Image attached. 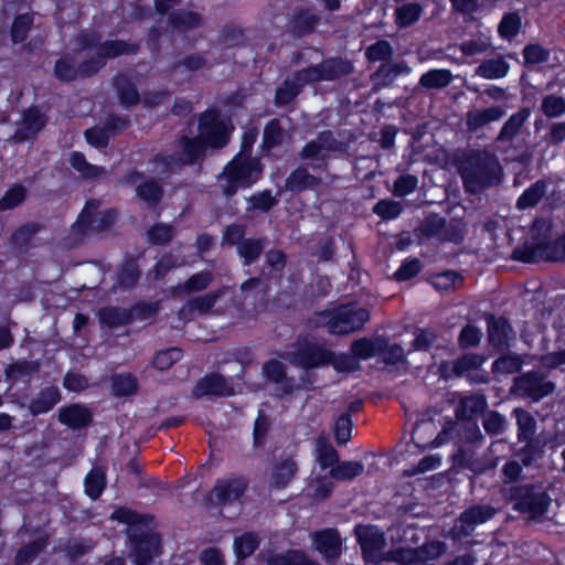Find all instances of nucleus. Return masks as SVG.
<instances>
[{
    "label": "nucleus",
    "instance_id": "f257e3e1",
    "mask_svg": "<svg viewBox=\"0 0 565 565\" xmlns=\"http://www.w3.org/2000/svg\"><path fill=\"white\" fill-rule=\"evenodd\" d=\"M352 62L341 57H327L318 64H310L295 71L275 90L274 104L284 107L291 104L309 84L333 82L353 72Z\"/></svg>",
    "mask_w": 565,
    "mask_h": 565
},
{
    "label": "nucleus",
    "instance_id": "f03ea898",
    "mask_svg": "<svg viewBox=\"0 0 565 565\" xmlns=\"http://www.w3.org/2000/svg\"><path fill=\"white\" fill-rule=\"evenodd\" d=\"M467 192L479 193L502 182L503 169L498 157L487 150H472L458 164Z\"/></svg>",
    "mask_w": 565,
    "mask_h": 565
},
{
    "label": "nucleus",
    "instance_id": "7ed1b4c3",
    "mask_svg": "<svg viewBox=\"0 0 565 565\" xmlns=\"http://www.w3.org/2000/svg\"><path fill=\"white\" fill-rule=\"evenodd\" d=\"M264 169L260 159H246L235 154L217 175L222 194L231 200L239 190L250 189L262 180Z\"/></svg>",
    "mask_w": 565,
    "mask_h": 565
},
{
    "label": "nucleus",
    "instance_id": "20e7f679",
    "mask_svg": "<svg viewBox=\"0 0 565 565\" xmlns=\"http://www.w3.org/2000/svg\"><path fill=\"white\" fill-rule=\"evenodd\" d=\"M331 335H348L360 331L370 320V311L355 302L340 303L318 313Z\"/></svg>",
    "mask_w": 565,
    "mask_h": 565
},
{
    "label": "nucleus",
    "instance_id": "39448f33",
    "mask_svg": "<svg viewBox=\"0 0 565 565\" xmlns=\"http://www.w3.org/2000/svg\"><path fill=\"white\" fill-rule=\"evenodd\" d=\"M507 497L513 503L514 511L529 514L532 519L543 516L552 501L546 491L540 490L533 483L512 486L508 489Z\"/></svg>",
    "mask_w": 565,
    "mask_h": 565
},
{
    "label": "nucleus",
    "instance_id": "423d86ee",
    "mask_svg": "<svg viewBox=\"0 0 565 565\" xmlns=\"http://www.w3.org/2000/svg\"><path fill=\"white\" fill-rule=\"evenodd\" d=\"M249 487V479L244 475H232L215 480L213 488L204 495L206 508L223 509L239 502Z\"/></svg>",
    "mask_w": 565,
    "mask_h": 565
},
{
    "label": "nucleus",
    "instance_id": "0eeeda50",
    "mask_svg": "<svg viewBox=\"0 0 565 565\" xmlns=\"http://www.w3.org/2000/svg\"><path fill=\"white\" fill-rule=\"evenodd\" d=\"M200 136L211 149H222L230 142L233 125L216 107L203 111L198 125Z\"/></svg>",
    "mask_w": 565,
    "mask_h": 565
},
{
    "label": "nucleus",
    "instance_id": "6e6552de",
    "mask_svg": "<svg viewBox=\"0 0 565 565\" xmlns=\"http://www.w3.org/2000/svg\"><path fill=\"white\" fill-rule=\"evenodd\" d=\"M127 536L134 564L154 565V558L162 548L160 535L141 529H129Z\"/></svg>",
    "mask_w": 565,
    "mask_h": 565
},
{
    "label": "nucleus",
    "instance_id": "1a4fd4ad",
    "mask_svg": "<svg viewBox=\"0 0 565 565\" xmlns=\"http://www.w3.org/2000/svg\"><path fill=\"white\" fill-rule=\"evenodd\" d=\"M354 534L366 563L377 565L386 559L382 553L386 544L385 536L375 525L359 524L354 527Z\"/></svg>",
    "mask_w": 565,
    "mask_h": 565
},
{
    "label": "nucleus",
    "instance_id": "9d476101",
    "mask_svg": "<svg viewBox=\"0 0 565 565\" xmlns=\"http://www.w3.org/2000/svg\"><path fill=\"white\" fill-rule=\"evenodd\" d=\"M139 51L140 44L138 42H128L120 39L105 40L100 44V52H95L94 55L87 57V62L84 64L87 67L94 66L97 74L106 66L108 60H115L122 55H136Z\"/></svg>",
    "mask_w": 565,
    "mask_h": 565
},
{
    "label": "nucleus",
    "instance_id": "9b49d317",
    "mask_svg": "<svg viewBox=\"0 0 565 565\" xmlns=\"http://www.w3.org/2000/svg\"><path fill=\"white\" fill-rule=\"evenodd\" d=\"M513 387L533 402H539L555 391V384L545 380V376L537 371H529L516 376Z\"/></svg>",
    "mask_w": 565,
    "mask_h": 565
},
{
    "label": "nucleus",
    "instance_id": "f8f14e48",
    "mask_svg": "<svg viewBox=\"0 0 565 565\" xmlns=\"http://www.w3.org/2000/svg\"><path fill=\"white\" fill-rule=\"evenodd\" d=\"M333 351L322 344L312 341H305L294 352V363L305 370H313L322 366H328Z\"/></svg>",
    "mask_w": 565,
    "mask_h": 565
},
{
    "label": "nucleus",
    "instance_id": "ddd939ff",
    "mask_svg": "<svg viewBox=\"0 0 565 565\" xmlns=\"http://www.w3.org/2000/svg\"><path fill=\"white\" fill-rule=\"evenodd\" d=\"M87 62V58H84L82 62L76 64L75 57L70 53L62 54L55 62L53 66V76L60 82L64 84L73 83L81 79L90 78L96 75L95 68L85 66L84 63Z\"/></svg>",
    "mask_w": 565,
    "mask_h": 565
},
{
    "label": "nucleus",
    "instance_id": "4468645a",
    "mask_svg": "<svg viewBox=\"0 0 565 565\" xmlns=\"http://www.w3.org/2000/svg\"><path fill=\"white\" fill-rule=\"evenodd\" d=\"M486 322L489 345L497 351L509 350L515 339V332L509 319L490 313L487 316Z\"/></svg>",
    "mask_w": 565,
    "mask_h": 565
},
{
    "label": "nucleus",
    "instance_id": "2eb2a0df",
    "mask_svg": "<svg viewBox=\"0 0 565 565\" xmlns=\"http://www.w3.org/2000/svg\"><path fill=\"white\" fill-rule=\"evenodd\" d=\"M196 398L205 396L230 397L235 394L233 382L222 373L211 372L202 376L192 390Z\"/></svg>",
    "mask_w": 565,
    "mask_h": 565
},
{
    "label": "nucleus",
    "instance_id": "dca6fc26",
    "mask_svg": "<svg viewBox=\"0 0 565 565\" xmlns=\"http://www.w3.org/2000/svg\"><path fill=\"white\" fill-rule=\"evenodd\" d=\"M310 537L312 547L324 558L326 562H334L341 556L342 539L338 529H320L315 531Z\"/></svg>",
    "mask_w": 565,
    "mask_h": 565
},
{
    "label": "nucleus",
    "instance_id": "f3484780",
    "mask_svg": "<svg viewBox=\"0 0 565 565\" xmlns=\"http://www.w3.org/2000/svg\"><path fill=\"white\" fill-rule=\"evenodd\" d=\"M49 116L39 106L32 105L22 111V118L15 130L18 141H29L38 137V135L47 126Z\"/></svg>",
    "mask_w": 565,
    "mask_h": 565
},
{
    "label": "nucleus",
    "instance_id": "a211bd4d",
    "mask_svg": "<svg viewBox=\"0 0 565 565\" xmlns=\"http://www.w3.org/2000/svg\"><path fill=\"white\" fill-rule=\"evenodd\" d=\"M57 420L70 429H84L93 424L94 414L86 405L73 403L58 409Z\"/></svg>",
    "mask_w": 565,
    "mask_h": 565
},
{
    "label": "nucleus",
    "instance_id": "6ab92c4d",
    "mask_svg": "<svg viewBox=\"0 0 565 565\" xmlns=\"http://www.w3.org/2000/svg\"><path fill=\"white\" fill-rule=\"evenodd\" d=\"M486 362V358L481 353H463L451 362H441L439 366L440 376L445 380L456 376L461 377L469 371L478 370Z\"/></svg>",
    "mask_w": 565,
    "mask_h": 565
},
{
    "label": "nucleus",
    "instance_id": "aec40b11",
    "mask_svg": "<svg viewBox=\"0 0 565 565\" xmlns=\"http://www.w3.org/2000/svg\"><path fill=\"white\" fill-rule=\"evenodd\" d=\"M178 143L180 148L178 157L182 166H194L204 160L209 147L200 135L195 137L182 135Z\"/></svg>",
    "mask_w": 565,
    "mask_h": 565
},
{
    "label": "nucleus",
    "instance_id": "412c9836",
    "mask_svg": "<svg viewBox=\"0 0 565 565\" xmlns=\"http://www.w3.org/2000/svg\"><path fill=\"white\" fill-rule=\"evenodd\" d=\"M320 15L315 13L311 8L295 9L289 20V32L295 38H302L315 32L320 23Z\"/></svg>",
    "mask_w": 565,
    "mask_h": 565
},
{
    "label": "nucleus",
    "instance_id": "4be33fe9",
    "mask_svg": "<svg viewBox=\"0 0 565 565\" xmlns=\"http://www.w3.org/2000/svg\"><path fill=\"white\" fill-rule=\"evenodd\" d=\"M299 467L292 457H286L274 463L269 476L271 489L282 490L289 486L298 473Z\"/></svg>",
    "mask_w": 565,
    "mask_h": 565
},
{
    "label": "nucleus",
    "instance_id": "5701e85b",
    "mask_svg": "<svg viewBox=\"0 0 565 565\" xmlns=\"http://www.w3.org/2000/svg\"><path fill=\"white\" fill-rule=\"evenodd\" d=\"M62 399L61 391L55 385L45 386L40 390L29 405V413L33 416H40L52 411Z\"/></svg>",
    "mask_w": 565,
    "mask_h": 565
},
{
    "label": "nucleus",
    "instance_id": "b1692460",
    "mask_svg": "<svg viewBox=\"0 0 565 565\" xmlns=\"http://www.w3.org/2000/svg\"><path fill=\"white\" fill-rule=\"evenodd\" d=\"M141 278L138 257L126 254L116 271V285L125 290L134 289Z\"/></svg>",
    "mask_w": 565,
    "mask_h": 565
},
{
    "label": "nucleus",
    "instance_id": "393cba45",
    "mask_svg": "<svg viewBox=\"0 0 565 565\" xmlns=\"http://www.w3.org/2000/svg\"><path fill=\"white\" fill-rule=\"evenodd\" d=\"M488 407L486 396L482 394H471L461 397L455 408V416L459 422L476 420V417L483 413Z\"/></svg>",
    "mask_w": 565,
    "mask_h": 565
},
{
    "label": "nucleus",
    "instance_id": "a878e982",
    "mask_svg": "<svg viewBox=\"0 0 565 565\" xmlns=\"http://www.w3.org/2000/svg\"><path fill=\"white\" fill-rule=\"evenodd\" d=\"M385 343L386 338L384 337H362L352 341L350 352L360 363V361H366L379 355V353L383 351Z\"/></svg>",
    "mask_w": 565,
    "mask_h": 565
},
{
    "label": "nucleus",
    "instance_id": "bb28decb",
    "mask_svg": "<svg viewBox=\"0 0 565 565\" xmlns=\"http://www.w3.org/2000/svg\"><path fill=\"white\" fill-rule=\"evenodd\" d=\"M321 179L309 173L306 167L294 169L285 180V189L291 193H302L319 185Z\"/></svg>",
    "mask_w": 565,
    "mask_h": 565
},
{
    "label": "nucleus",
    "instance_id": "cd10ccee",
    "mask_svg": "<svg viewBox=\"0 0 565 565\" xmlns=\"http://www.w3.org/2000/svg\"><path fill=\"white\" fill-rule=\"evenodd\" d=\"M504 115L505 109L502 106L469 110L466 115V124L470 131H478L486 125L500 120Z\"/></svg>",
    "mask_w": 565,
    "mask_h": 565
},
{
    "label": "nucleus",
    "instance_id": "c85d7f7f",
    "mask_svg": "<svg viewBox=\"0 0 565 565\" xmlns=\"http://www.w3.org/2000/svg\"><path fill=\"white\" fill-rule=\"evenodd\" d=\"M118 100L125 108H130L140 103V94L136 84L126 75H116L113 79Z\"/></svg>",
    "mask_w": 565,
    "mask_h": 565
},
{
    "label": "nucleus",
    "instance_id": "c756f323",
    "mask_svg": "<svg viewBox=\"0 0 565 565\" xmlns=\"http://www.w3.org/2000/svg\"><path fill=\"white\" fill-rule=\"evenodd\" d=\"M220 297V291H211L189 299L186 305L179 310V318L182 320H189V316L193 312L202 315L210 312Z\"/></svg>",
    "mask_w": 565,
    "mask_h": 565
},
{
    "label": "nucleus",
    "instance_id": "7c9ffc66",
    "mask_svg": "<svg viewBox=\"0 0 565 565\" xmlns=\"http://www.w3.org/2000/svg\"><path fill=\"white\" fill-rule=\"evenodd\" d=\"M267 565H320L312 559L306 551L289 548L280 553H274L266 559Z\"/></svg>",
    "mask_w": 565,
    "mask_h": 565
},
{
    "label": "nucleus",
    "instance_id": "2f4dec72",
    "mask_svg": "<svg viewBox=\"0 0 565 565\" xmlns=\"http://www.w3.org/2000/svg\"><path fill=\"white\" fill-rule=\"evenodd\" d=\"M132 311L128 308L107 306L98 311L99 322L109 329H115L132 323Z\"/></svg>",
    "mask_w": 565,
    "mask_h": 565
},
{
    "label": "nucleus",
    "instance_id": "473e14b6",
    "mask_svg": "<svg viewBox=\"0 0 565 565\" xmlns=\"http://www.w3.org/2000/svg\"><path fill=\"white\" fill-rule=\"evenodd\" d=\"M99 206L100 202L98 200H87L75 223L72 225V232L74 234H78L82 237L86 236L90 232L92 226L96 221Z\"/></svg>",
    "mask_w": 565,
    "mask_h": 565
},
{
    "label": "nucleus",
    "instance_id": "72a5a7b5",
    "mask_svg": "<svg viewBox=\"0 0 565 565\" xmlns=\"http://www.w3.org/2000/svg\"><path fill=\"white\" fill-rule=\"evenodd\" d=\"M168 22L173 30L183 32L199 28L202 17L195 11L180 8L168 14Z\"/></svg>",
    "mask_w": 565,
    "mask_h": 565
},
{
    "label": "nucleus",
    "instance_id": "f704fd0d",
    "mask_svg": "<svg viewBox=\"0 0 565 565\" xmlns=\"http://www.w3.org/2000/svg\"><path fill=\"white\" fill-rule=\"evenodd\" d=\"M531 116V109L529 107H521L516 113L512 114L508 120L501 127L498 140L499 141H511L520 132L523 125Z\"/></svg>",
    "mask_w": 565,
    "mask_h": 565
},
{
    "label": "nucleus",
    "instance_id": "c9c22d12",
    "mask_svg": "<svg viewBox=\"0 0 565 565\" xmlns=\"http://www.w3.org/2000/svg\"><path fill=\"white\" fill-rule=\"evenodd\" d=\"M163 186L154 179H147L136 186V195L143 201L150 210L156 209L162 201Z\"/></svg>",
    "mask_w": 565,
    "mask_h": 565
},
{
    "label": "nucleus",
    "instance_id": "e433bc0d",
    "mask_svg": "<svg viewBox=\"0 0 565 565\" xmlns=\"http://www.w3.org/2000/svg\"><path fill=\"white\" fill-rule=\"evenodd\" d=\"M299 158L302 161L309 160L308 167L313 171H323L328 167L329 156L326 153L316 140L307 141L299 151Z\"/></svg>",
    "mask_w": 565,
    "mask_h": 565
},
{
    "label": "nucleus",
    "instance_id": "4c0bfd02",
    "mask_svg": "<svg viewBox=\"0 0 565 565\" xmlns=\"http://www.w3.org/2000/svg\"><path fill=\"white\" fill-rule=\"evenodd\" d=\"M510 65L503 56L483 60L476 68V75L484 79H500L507 76Z\"/></svg>",
    "mask_w": 565,
    "mask_h": 565
},
{
    "label": "nucleus",
    "instance_id": "58836bf2",
    "mask_svg": "<svg viewBox=\"0 0 565 565\" xmlns=\"http://www.w3.org/2000/svg\"><path fill=\"white\" fill-rule=\"evenodd\" d=\"M267 245L266 237H247L243 241L237 249L238 256L242 258L244 266H250L263 254Z\"/></svg>",
    "mask_w": 565,
    "mask_h": 565
},
{
    "label": "nucleus",
    "instance_id": "ea45409f",
    "mask_svg": "<svg viewBox=\"0 0 565 565\" xmlns=\"http://www.w3.org/2000/svg\"><path fill=\"white\" fill-rule=\"evenodd\" d=\"M409 72V67L405 62L398 63H383L379 66V68L372 74V79L376 83V85L387 87L393 84V82L402 74H407Z\"/></svg>",
    "mask_w": 565,
    "mask_h": 565
},
{
    "label": "nucleus",
    "instance_id": "a19ab883",
    "mask_svg": "<svg viewBox=\"0 0 565 565\" xmlns=\"http://www.w3.org/2000/svg\"><path fill=\"white\" fill-rule=\"evenodd\" d=\"M204 68H210L209 60L203 52H193L184 55L180 60L170 65L172 72L179 73H196Z\"/></svg>",
    "mask_w": 565,
    "mask_h": 565
},
{
    "label": "nucleus",
    "instance_id": "79ce46f5",
    "mask_svg": "<svg viewBox=\"0 0 565 565\" xmlns=\"http://www.w3.org/2000/svg\"><path fill=\"white\" fill-rule=\"evenodd\" d=\"M547 190L545 180L540 179L526 188L518 198L515 206L520 211H524L536 206L544 198Z\"/></svg>",
    "mask_w": 565,
    "mask_h": 565
},
{
    "label": "nucleus",
    "instance_id": "37998d69",
    "mask_svg": "<svg viewBox=\"0 0 565 565\" xmlns=\"http://www.w3.org/2000/svg\"><path fill=\"white\" fill-rule=\"evenodd\" d=\"M68 162L84 180H94L105 173L104 167L89 163L81 151H72Z\"/></svg>",
    "mask_w": 565,
    "mask_h": 565
},
{
    "label": "nucleus",
    "instance_id": "c03bdc74",
    "mask_svg": "<svg viewBox=\"0 0 565 565\" xmlns=\"http://www.w3.org/2000/svg\"><path fill=\"white\" fill-rule=\"evenodd\" d=\"M285 139V130L278 118L269 119L264 127L260 148L269 152L280 146Z\"/></svg>",
    "mask_w": 565,
    "mask_h": 565
},
{
    "label": "nucleus",
    "instance_id": "a18cd8bd",
    "mask_svg": "<svg viewBox=\"0 0 565 565\" xmlns=\"http://www.w3.org/2000/svg\"><path fill=\"white\" fill-rule=\"evenodd\" d=\"M213 276L210 271L203 270L191 275L184 282L179 284L172 288L174 296L183 292H196L205 290L212 282Z\"/></svg>",
    "mask_w": 565,
    "mask_h": 565
},
{
    "label": "nucleus",
    "instance_id": "49530a36",
    "mask_svg": "<svg viewBox=\"0 0 565 565\" xmlns=\"http://www.w3.org/2000/svg\"><path fill=\"white\" fill-rule=\"evenodd\" d=\"M41 231V225L36 222H28L20 225L10 237V244L19 250H26L34 236Z\"/></svg>",
    "mask_w": 565,
    "mask_h": 565
},
{
    "label": "nucleus",
    "instance_id": "de8ad7c7",
    "mask_svg": "<svg viewBox=\"0 0 565 565\" xmlns=\"http://www.w3.org/2000/svg\"><path fill=\"white\" fill-rule=\"evenodd\" d=\"M106 486V473L99 468L90 469L84 478V491L90 500L99 499Z\"/></svg>",
    "mask_w": 565,
    "mask_h": 565
},
{
    "label": "nucleus",
    "instance_id": "09e8293b",
    "mask_svg": "<svg viewBox=\"0 0 565 565\" xmlns=\"http://www.w3.org/2000/svg\"><path fill=\"white\" fill-rule=\"evenodd\" d=\"M34 23L33 14L30 12L19 13L13 18L10 28V38L13 44H22L28 39Z\"/></svg>",
    "mask_w": 565,
    "mask_h": 565
},
{
    "label": "nucleus",
    "instance_id": "8fccbe9b",
    "mask_svg": "<svg viewBox=\"0 0 565 565\" xmlns=\"http://www.w3.org/2000/svg\"><path fill=\"white\" fill-rule=\"evenodd\" d=\"M47 539L38 537L21 546L14 556L15 565H30L46 547Z\"/></svg>",
    "mask_w": 565,
    "mask_h": 565
},
{
    "label": "nucleus",
    "instance_id": "3c124183",
    "mask_svg": "<svg viewBox=\"0 0 565 565\" xmlns=\"http://www.w3.org/2000/svg\"><path fill=\"white\" fill-rule=\"evenodd\" d=\"M423 13V7L418 2H408L395 9V24L398 29H405L416 23Z\"/></svg>",
    "mask_w": 565,
    "mask_h": 565
},
{
    "label": "nucleus",
    "instance_id": "603ef678",
    "mask_svg": "<svg viewBox=\"0 0 565 565\" xmlns=\"http://www.w3.org/2000/svg\"><path fill=\"white\" fill-rule=\"evenodd\" d=\"M452 73L447 68H433L424 73L419 78V85L427 89H441L452 81Z\"/></svg>",
    "mask_w": 565,
    "mask_h": 565
},
{
    "label": "nucleus",
    "instance_id": "864d4df0",
    "mask_svg": "<svg viewBox=\"0 0 565 565\" xmlns=\"http://www.w3.org/2000/svg\"><path fill=\"white\" fill-rule=\"evenodd\" d=\"M518 426V440L523 441L534 437L536 433L537 423L535 417L522 407H516L513 411Z\"/></svg>",
    "mask_w": 565,
    "mask_h": 565
},
{
    "label": "nucleus",
    "instance_id": "5fc2aeb1",
    "mask_svg": "<svg viewBox=\"0 0 565 565\" xmlns=\"http://www.w3.org/2000/svg\"><path fill=\"white\" fill-rule=\"evenodd\" d=\"M364 471V466L361 461L344 460L338 462L329 471V476L337 481H351L361 476Z\"/></svg>",
    "mask_w": 565,
    "mask_h": 565
},
{
    "label": "nucleus",
    "instance_id": "6e6d98bb",
    "mask_svg": "<svg viewBox=\"0 0 565 565\" xmlns=\"http://www.w3.org/2000/svg\"><path fill=\"white\" fill-rule=\"evenodd\" d=\"M234 553L238 561L252 556L259 547V539L254 532H245L234 539Z\"/></svg>",
    "mask_w": 565,
    "mask_h": 565
},
{
    "label": "nucleus",
    "instance_id": "4d7b16f0",
    "mask_svg": "<svg viewBox=\"0 0 565 565\" xmlns=\"http://www.w3.org/2000/svg\"><path fill=\"white\" fill-rule=\"evenodd\" d=\"M247 212L267 213L278 204V199L273 194L271 190L265 189L246 198Z\"/></svg>",
    "mask_w": 565,
    "mask_h": 565
},
{
    "label": "nucleus",
    "instance_id": "13d9d810",
    "mask_svg": "<svg viewBox=\"0 0 565 565\" xmlns=\"http://www.w3.org/2000/svg\"><path fill=\"white\" fill-rule=\"evenodd\" d=\"M316 460L322 470L331 469L339 462V454L332 444L324 437L317 440Z\"/></svg>",
    "mask_w": 565,
    "mask_h": 565
},
{
    "label": "nucleus",
    "instance_id": "bf43d9fd",
    "mask_svg": "<svg viewBox=\"0 0 565 565\" xmlns=\"http://www.w3.org/2000/svg\"><path fill=\"white\" fill-rule=\"evenodd\" d=\"M138 391V382L131 373L117 374L111 380V394L115 397H128Z\"/></svg>",
    "mask_w": 565,
    "mask_h": 565
},
{
    "label": "nucleus",
    "instance_id": "052dcab7",
    "mask_svg": "<svg viewBox=\"0 0 565 565\" xmlns=\"http://www.w3.org/2000/svg\"><path fill=\"white\" fill-rule=\"evenodd\" d=\"M174 237V227L171 224L157 222L147 230V239L153 246L169 244Z\"/></svg>",
    "mask_w": 565,
    "mask_h": 565
},
{
    "label": "nucleus",
    "instance_id": "680f3d73",
    "mask_svg": "<svg viewBox=\"0 0 565 565\" xmlns=\"http://www.w3.org/2000/svg\"><path fill=\"white\" fill-rule=\"evenodd\" d=\"M521 28L522 18L519 12H508L503 14L498 25V34L501 39L511 41L520 33Z\"/></svg>",
    "mask_w": 565,
    "mask_h": 565
},
{
    "label": "nucleus",
    "instance_id": "e2e57ef3",
    "mask_svg": "<svg viewBox=\"0 0 565 565\" xmlns=\"http://www.w3.org/2000/svg\"><path fill=\"white\" fill-rule=\"evenodd\" d=\"M543 237L534 241L531 245H524L513 250L512 257L515 260L532 264L539 259H544Z\"/></svg>",
    "mask_w": 565,
    "mask_h": 565
},
{
    "label": "nucleus",
    "instance_id": "0e129e2a",
    "mask_svg": "<svg viewBox=\"0 0 565 565\" xmlns=\"http://www.w3.org/2000/svg\"><path fill=\"white\" fill-rule=\"evenodd\" d=\"M494 515V510L490 505H473L466 509L460 515L459 521H463L468 526L476 527L486 523Z\"/></svg>",
    "mask_w": 565,
    "mask_h": 565
},
{
    "label": "nucleus",
    "instance_id": "69168bd1",
    "mask_svg": "<svg viewBox=\"0 0 565 565\" xmlns=\"http://www.w3.org/2000/svg\"><path fill=\"white\" fill-rule=\"evenodd\" d=\"M525 445L520 448L519 456L524 467H530L536 459L541 458L544 454V443L539 438L530 437L525 439Z\"/></svg>",
    "mask_w": 565,
    "mask_h": 565
},
{
    "label": "nucleus",
    "instance_id": "338daca9",
    "mask_svg": "<svg viewBox=\"0 0 565 565\" xmlns=\"http://www.w3.org/2000/svg\"><path fill=\"white\" fill-rule=\"evenodd\" d=\"M522 359L518 354H503L492 362L494 374H514L522 369Z\"/></svg>",
    "mask_w": 565,
    "mask_h": 565
},
{
    "label": "nucleus",
    "instance_id": "774afa93",
    "mask_svg": "<svg viewBox=\"0 0 565 565\" xmlns=\"http://www.w3.org/2000/svg\"><path fill=\"white\" fill-rule=\"evenodd\" d=\"M26 198V189L17 183L10 186L0 199V211H9L18 207Z\"/></svg>",
    "mask_w": 565,
    "mask_h": 565
}]
</instances>
